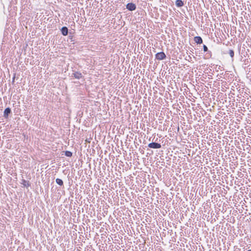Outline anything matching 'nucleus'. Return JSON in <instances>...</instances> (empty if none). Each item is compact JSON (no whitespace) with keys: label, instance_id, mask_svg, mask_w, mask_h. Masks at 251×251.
<instances>
[{"label":"nucleus","instance_id":"obj_6","mask_svg":"<svg viewBox=\"0 0 251 251\" xmlns=\"http://www.w3.org/2000/svg\"><path fill=\"white\" fill-rule=\"evenodd\" d=\"M195 42L197 44H201L202 43V38L200 36H196L194 38Z\"/></svg>","mask_w":251,"mask_h":251},{"label":"nucleus","instance_id":"obj_4","mask_svg":"<svg viewBox=\"0 0 251 251\" xmlns=\"http://www.w3.org/2000/svg\"><path fill=\"white\" fill-rule=\"evenodd\" d=\"M10 112H11V109L9 107H7V108H5L4 111V113H3L4 117L7 118L8 116V114L9 113H10Z\"/></svg>","mask_w":251,"mask_h":251},{"label":"nucleus","instance_id":"obj_9","mask_svg":"<svg viewBox=\"0 0 251 251\" xmlns=\"http://www.w3.org/2000/svg\"><path fill=\"white\" fill-rule=\"evenodd\" d=\"M55 181L57 184H58L60 186H62L63 184V182L61 179L56 178L55 180Z\"/></svg>","mask_w":251,"mask_h":251},{"label":"nucleus","instance_id":"obj_3","mask_svg":"<svg viewBox=\"0 0 251 251\" xmlns=\"http://www.w3.org/2000/svg\"><path fill=\"white\" fill-rule=\"evenodd\" d=\"M126 8L129 11H133L136 9V5L133 3H128L126 4Z\"/></svg>","mask_w":251,"mask_h":251},{"label":"nucleus","instance_id":"obj_5","mask_svg":"<svg viewBox=\"0 0 251 251\" xmlns=\"http://www.w3.org/2000/svg\"><path fill=\"white\" fill-rule=\"evenodd\" d=\"M61 31L62 34L64 36L67 35L68 33V28L66 26L62 27L61 29Z\"/></svg>","mask_w":251,"mask_h":251},{"label":"nucleus","instance_id":"obj_14","mask_svg":"<svg viewBox=\"0 0 251 251\" xmlns=\"http://www.w3.org/2000/svg\"><path fill=\"white\" fill-rule=\"evenodd\" d=\"M248 251H251V250H248Z\"/></svg>","mask_w":251,"mask_h":251},{"label":"nucleus","instance_id":"obj_7","mask_svg":"<svg viewBox=\"0 0 251 251\" xmlns=\"http://www.w3.org/2000/svg\"><path fill=\"white\" fill-rule=\"evenodd\" d=\"M74 77L76 79H80L82 77V74L80 73L76 72H75L74 74Z\"/></svg>","mask_w":251,"mask_h":251},{"label":"nucleus","instance_id":"obj_8","mask_svg":"<svg viewBox=\"0 0 251 251\" xmlns=\"http://www.w3.org/2000/svg\"><path fill=\"white\" fill-rule=\"evenodd\" d=\"M176 4L177 7H181L184 5L183 1H176Z\"/></svg>","mask_w":251,"mask_h":251},{"label":"nucleus","instance_id":"obj_11","mask_svg":"<svg viewBox=\"0 0 251 251\" xmlns=\"http://www.w3.org/2000/svg\"><path fill=\"white\" fill-rule=\"evenodd\" d=\"M229 54L232 58L233 57L234 55V51L232 50H230L229 51Z\"/></svg>","mask_w":251,"mask_h":251},{"label":"nucleus","instance_id":"obj_10","mask_svg":"<svg viewBox=\"0 0 251 251\" xmlns=\"http://www.w3.org/2000/svg\"><path fill=\"white\" fill-rule=\"evenodd\" d=\"M65 155L68 157H71L72 156V152L67 151L65 152Z\"/></svg>","mask_w":251,"mask_h":251},{"label":"nucleus","instance_id":"obj_12","mask_svg":"<svg viewBox=\"0 0 251 251\" xmlns=\"http://www.w3.org/2000/svg\"><path fill=\"white\" fill-rule=\"evenodd\" d=\"M23 184L26 187H28L29 186L28 183L25 180H23Z\"/></svg>","mask_w":251,"mask_h":251},{"label":"nucleus","instance_id":"obj_1","mask_svg":"<svg viewBox=\"0 0 251 251\" xmlns=\"http://www.w3.org/2000/svg\"><path fill=\"white\" fill-rule=\"evenodd\" d=\"M148 147L152 149H159L161 147V146L159 143L152 142L148 145Z\"/></svg>","mask_w":251,"mask_h":251},{"label":"nucleus","instance_id":"obj_13","mask_svg":"<svg viewBox=\"0 0 251 251\" xmlns=\"http://www.w3.org/2000/svg\"><path fill=\"white\" fill-rule=\"evenodd\" d=\"M203 50L204 51H207L208 50V48L207 47H206V45H203Z\"/></svg>","mask_w":251,"mask_h":251},{"label":"nucleus","instance_id":"obj_2","mask_svg":"<svg viewBox=\"0 0 251 251\" xmlns=\"http://www.w3.org/2000/svg\"><path fill=\"white\" fill-rule=\"evenodd\" d=\"M166 57V55L164 52H158L156 54V58L158 60H163Z\"/></svg>","mask_w":251,"mask_h":251}]
</instances>
